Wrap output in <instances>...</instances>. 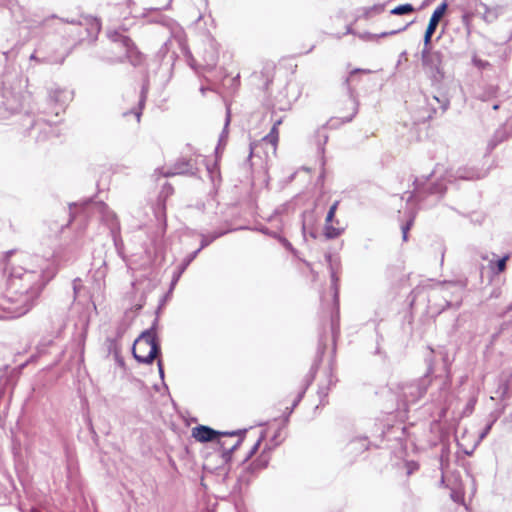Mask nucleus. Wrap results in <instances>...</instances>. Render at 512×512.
I'll use <instances>...</instances> for the list:
<instances>
[{"mask_svg":"<svg viewBox=\"0 0 512 512\" xmlns=\"http://www.w3.org/2000/svg\"><path fill=\"white\" fill-rule=\"evenodd\" d=\"M447 7H448L447 3L443 2L434 10V12L432 13L431 18L429 20L428 26H427L428 29L436 31V28H437L440 20L442 19V17L444 16V14L447 11Z\"/></svg>","mask_w":512,"mask_h":512,"instance_id":"12","label":"nucleus"},{"mask_svg":"<svg viewBox=\"0 0 512 512\" xmlns=\"http://www.w3.org/2000/svg\"><path fill=\"white\" fill-rule=\"evenodd\" d=\"M228 231L229 230L219 231V232H215V233L210 234V235L202 234L201 235V244H200V247L198 249H200V251H201L202 249L207 247L209 244H211L214 240H216L217 238H219L222 235L226 234Z\"/></svg>","mask_w":512,"mask_h":512,"instance_id":"16","label":"nucleus"},{"mask_svg":"<svg viewBox=\"0 0 512 512\" xmlns=\"http://www.w3.org/2000/svg\"><path fill=\"white\" fill-rule=\"evenodd\" d=\"M80 286H81V280L79 278L74 279V281H73V290H74L75 296L78 294Z\"/></svg>","mask_w":512,"mask_h":512,"instance_id":"24","label":"nucleus"},{"mask_svg":"<svg viewBox=\"0 0 512 512\" xmlns=\"http://www.w3.org/2000/svg\"><path fill=\"white\" fill-rule=\"evenodd\" d=\"M414 11H415L414 7L411 4L407 3V4L399 5V6L395 7L394 9H392L391 14L405 15V14L413 13Z\"/></svg>","mask_w":512,"mask_h":512,"instance_id":"17","label":"nucleus"},{"mask_svg":"<svg viewBox=\"0 0 512 512\" xmlns=\"http://www.w3.org/2000/svg\"><path fill=\"white\" fill-rule=\"evenodd\" d=\"M270 227L262 228L261 231L268 234L276 239L285 247L288 248V241L284 235L283 227L279 226L282 224V218L279 215H274L269 220Z\"/></svg>","mask_w":512,"mask_h":512,"instance_id":"9","label":"nucleus"},{"mask_svg":"<svg viewBox=\"0 0 512 512\" xmlns=\"http://www.w3.org/2000/svg\"><path fill=\"white\" fill-rule=\"evenodd\" d=\"M30 59H31V60L36 59L35 54H32V55L30 56Z\"/></svg>","mask_w":512,"mask_h":512,"instance_id":"34","label":"nucleus"},{"mask_svg":"<svg viewBox=\"0 0 512 512\" xmlns=\"http://www.w3.org/2000/svg\"><path fill=\"white\" fill-rule=\"evenodd\" d=\"M101 29L100 22L97 19H92L90 21V29H88L89 35H92L94 38L99 33Z\"/></svg>","mask_w":512,"mask_h":512,"instance_id":"19","label":"nucleus"},{"mask_svg":"<svg viewBox=\"0 0 512 512\" xmlns=\"http://www.w3.org/2000/svg\"><path fill=\"white\" fill-rule=\"evenodd\" d=\"M332 278H333V280H335V281H337V280H338V279H337V277H336V275H335V273H332Z\"/></svg>","mask_w":512,"mask_h":512,"instance_id":"32","label":"nucleus"},{"mask_svg":"<svg viewBox=\"0 0 512 512\" xmlns=\"http://www.w3.org/2000/svg\"><path fill=\"white\" fill-rule=\"evenodd\" d=\"M215 63H216V58H215V57H212V58H211V61L208 63V65H210V66H214V65H215Z\"/></svg>","mask_w":512,"mask_h":512,"instance_id":"30","label":"nucleus"},{"mask_svg":"<svg viewBox=\"0 0 512 512\" xmlns=\"http://www.w3.org/2000/svg\"><path fill=\"white\" fill-rule=\"evenodd\" d=\"M421 64L425 74L433 81L444 78L443 54L435 49H422Z\"/></svg>","mask_w":512,"mask_h":512,"instance_id":"3","label":"nucleus"},{"mask_svg":"<svg viewBox=\"0 0 512 512\" xmlns=\"http://www.w3.org/2000/svg\"><path fill=\"white\" fill-rule=\"evenodd\" d=\"M132 353L139 363L149 364L156 358L160 353V347L154 326L143 331L135 340Z\"/></svg>","mask_w":512,"mask_h":512,"instance_id":"2","label":"nucleus"},{"mask_svg":"<svg viewBox=\"0 0 512 512\" xmlns=\"http://www.w3.org/2000/svg\"><path fill=\"white\" fill-rule=\"evenodd\" d=\"M200 252V249L195 250L194 252L187 255L181 265L178 267V271L174 273L173 279L171 282V287H173L181 277L182 273L187 269V267L190 265V263L197 257L198 253Z\"/></svg>","mask_w":512,"mask_h":512,"instance_id":"11","label":"nucleus"},{"mask_svg":"<svg viewBox=\"0 0 512 512\" xmlns=\"http://www.w3.org/2000/svg\"><path fill=\"white\" fill-rule=\"evenodd\" d=\"M241 442H242V438L240 437L236 440V442L234 444L228 446L225 441L218 439V444L222 448V457L225 458L226 460L230 459L233 451L235 449H237V447L241 444Z\"/></svg>","mask_w":512,"mask_h":512,"instance_id":"14","label":"nucleus"},{"mask_svg":"<svg viewBox=\"0 0 512 512\" xmlns=\"http://www.w3.org/2000/svg\"><path fill=\"white\" fill-rule=\"evenodd\" d=\"M164 189H166V191H169V192H172V190H173L172 186H170L167 183L165 184Z\"/></svg>","mask_w":512,"mask_h":512,"instance_id":"28","label":"nucleus"},{"mask_svg":"<svg viewBox=\"0 0 512 512\" xmlns=\"http://www.w3.org/2000/svg\"><path fill=\"white\" fill-rule=\"evenodd\" d=\"M113 345H115V342H114V341H111V342H110V347H109V349H111Z\"/></svg>","mask_w":512,"mask_h":512,"instance_id":"33","label":"nucleus"},{"mask_svg":"<svg viewBox=\"0 0 512 512\" xmlns=\"http://www.w3.org/2000/svg\"><path fill=\"white\" fill-rule=\"evenodd\" d=\"M195 166L192 162V160L187 159H179L177 160L174 165L166 172L163 173L165 177H170L174 175H194L195 174Z\"/></svg>","mask_w":512,"mask_h":512,"instance_id":"10","label":"nucleus"},{"mask_svg":"<svg viewBox=\"0 0 512 512\" xmlns=\"http://www.w3.org/2000/svg\"><path fill=\"white\" fill-rule=\"evenodd\" d=\"M69 23H71V24H76V22H75L74 20L69 21Z\"/></svg>","mask_w":512,"mask_h":512,"instance_id":"36","label":"nucleus"},{"mask_svg":"<svg viewBox=\"0 0 512 512\" xmlns=\"http://www.w3.org/2000/svg\"><path fill=\"white\" fill-rule=\"evenodd\" d=\"M413 223H414V218H411L405 225L402 226L403 241L408 240V232L411 229V227L413 226Z\"/></svg>","mask_w":512,"mask_h":512,"instance_id":"21","label":"nucleus"},{"mask_svg":"<svg viewBox=\"0 0 512 512\" xmlns=\"http://www.w3.org/2000/svg\"><path fill=\"white\" fill-rule=\"evenodd\" d=\"M434 30L426 28L424 39H423V49H434L431 45V39L434 34Z\"/></svg>","mask_w":512,"mask_h":512,"instance_id":"18","label":"nucleus"},{"mask_svg":"<svg viewBox=\"0 0 512 512\" xmlns=\"http://www.w3.org/2000/svg\"><path fill=\"white\" fill-rule=\"evenodd\" d=\"M72 100V92L59 87H51L48 90L47 105L45 111L47 114L59 116L65 111L66 106Z\"/></svg>","mask_w":512,"mask_h":512,"instance_id":"4","label":"nucleus"},{"mask_svg":"<svg viewBox=\"0 0 512 512\" xmlns=\"http://www.w3.org/2000/svg\"><path fill=\"white\" fill-rule=\"evenodd\" d=\"M56 273L50 258L24 251L7 252L3 269L5 289L0 293V320L27 314Z\"/></svg>","mask_w":512,"mask_h":512,"instance_id":"1","label":"nucleus"},{"mask_svg":"<svg viewBox=\"0 0 512 512\" xmlns=\"http://www.w3.org/2000/svg\"><path fill=\"white\" fill-rule=\"evenodd\" d=\"M339 201H335L329 208L328 213L325 218V223L323 227V235L327 239H334L339 237L344 228L339 225V221L335 220V214L338 209Z\"/></svg>","mask_w":512,"mask_h":512,"instance_id":"6","label":"nucleus"},{"mask_svg":"<svg viewBox=\"0 0 512 512\" xmlns=\"http://www.w3.org/2000/svg\"><path fill=\"white\" fill-rule=\"evenodd\" d=\"M164 189H166V191H169V192H172V190H173L172 186H170L167 183L165 184Z\"/></svg>","mask_w":512,"mask_h":512,"instance_id":"29","label":"nucleus"},{"mask_svg":"<svg viewBox=\"0 0 512 512\" xmlns=\"http://www.w3.org/2000/svg\"><path fill=\"white\" fill-rule=\"evenodd\" d=\"M157 364H158L159 376L163 380L164 379V370H163L162 362L159 360Z\"/></svg>","mask_w":512,"mask_h":512,"instance_id":"26","label":"nucleus"},{"mask_svg":"<svg viewBox=\"0 0 512 512\" xmlns=\"http://www.w3.org/2000/svg\"><path fill=\"white\" fill-rule=\"evenodd\" d=\"M241 431L219 432L208 426L199 425L192 429V436L199 442H209L219 437L240 436Z\"/></svg>","mask_w":512,"mask_h":512,"instance_id":"7","label":"nucleus"},{"mask_svg":"<svg viewBox=\"0 0 512 512\" xmlns=\"http://www.w3.org/2000/svg\"><path fill=\"white\" fill-rule=\"evenodd\" d=\"M108 37L111 41L121 46L125 50L124 57L134 66L138 65L141 62V54L136 49L132 40L117 31H112L108 33Z\"/></svg>","mask_w":512,"mask_h":512,"instance_id":"5","label":"nucleus"},{"mask_svg":"<svg viewBox=\"0 0 512 512\" xmlns=\"http://www.w3.org/2000/svg\"><path fill=\"white\" fill-rule=\"evenodd\" d=\"M177 37L179 38V41H181V38H182V34H183V31L181 30V28H177Z\"/></svg>","mask_w":512,"mask_h":512,"instance_id":"27","label":"nucleus"},{"mask_svg":"<svg viewBox=\"0 0 512 512\" xmlns=\"http://www.w3.org/2000/svg\"><path fill=\"white\" fill-rule=\"evenodd\" d=\"M230 123V111L229 109L227 110V115H226V121H225V126H224V129L220 135V139H219V142L222 143L224 141H226L227 139V136H228V125Z\"/></svg>","mask_w":512,"mask_h":512,"instance_id":"20","label":"nucleus"},{"mask_svg":"<svg viewBox=\"0 0 512 512\" xmlns=\"http://www.w3.org/2000/svg\"><path fill=\"white\" fill-rule=\"evenodd\" d=\"M144 101H145V92H144V90H142L141 99H140V101H139L140 108H139V109H136V110L134 111V115H135V117H136V119H137V121H138V122L140 121V117H141V108H142V106H143V104H144Z\"/></svg>","mask_w":512,"mask_h":512,"instance_id":"23","label":"nucleus"},{"mask_svg":"<svg viewBox=\"0 0 512 512\" xmlns=\"http://www.w3.org/2000/svg\"><path fill=\"white\" fill-rule=\"evenodd\" d=\"M96 208L102 214L103 219L111 224V231L114 234V226L118 228L115 213L111 211L104 203L97 204Z\"/></svg>","mask_w":512,"mask_h":512,"instance_id":"13","label":"nucleus"},{"mask_svg":"<svg viewBox=\"0 0 512 512\" xmlns=\"http://www.w3.org/2000/svg\"><path fill=\"white\" fill-rule=\"evenodd\" d=\"M259 444H260V440H258L253 446L252 448L250 449L249 453H248V458L251 457L252 455H254L256 453V451L258 450V447H259Z\"/></svg>","mask_w":512,"mask_h":512,"instance_id":"25","label":"nucleus"},{"mask_svg":"<svg viewBox=\"0 0 512 512\" xmlns=\"http://www.w3.org/2000/svg\"><path fill=\"white\" fill-rule=\"evenodd\" d=\"M277 143H278V130H277V125L274 124L273 127L271 128L270 132L267 135H265L260 140L259 143H256V142L250 143V145H249L250 153H249L248 158H250L253 155V153H254L255 149L258 147V145L266 147V154H269V153L275 154L276 148H277Z\"/></svg>","mask_w":512,"mask_h":512,"instance_id":"8","label":"nucleus"},{"mask_svg":"<svg viewBox=\"0 0 512 512\" xmlns=\"http://www.w3.org/2000/svg\"><path fill=\"white\" fill-rule=\"evenodd\" d=\"M200 90H201L202 94H204L205 89L202 87Z\"/></svg>","mask_w":512,"mask_h":512,"instance_id":"35","label":"nucleus"},{"mask_svg":"<svg viewBox=\"0 0 512 512\" xmlns=\"http://www.w3.org/2000/svg\"><path fill=\"white\" fill-rule=\"evenodd\" d=\"M453 498H454L455 501L463 503V497H454L453 496Z\"/></svg>","mask_w":512,"mask_h":512,"instance_id":"31","label":"nucleus"},{"mask_svg":"<svg viewBox=\"0 0 512 512\" xmlns=\"http://www.w3.org/2000/svg\"><path fill=\"white\" fill-rule=\"evenodd\" d=\"M346 108H347V113L339 116V119L342 122L351 121L354 118V116L357 114V103L354 100L350 99L349 101H347Z\"/></svg>","mask_w":512,"mask_h":512,"instance_id":"15","label":"nucleus"},{"mask_svg":"<svg viewBox=\"0 0 512 512\" xmlns=\"http://www.w3.org/2000/svg\"><path fill=\"white\" fill-rule=\"evenodd\" d=\"M508 259H509V255L507 254L497 261V263H496L497 273H501V272L505 271L506 262L508 261Z\"/></svg>","mask_w":512,"mask_h":512,"instance_id":"22","label":"nucleus"}]
</instances>
